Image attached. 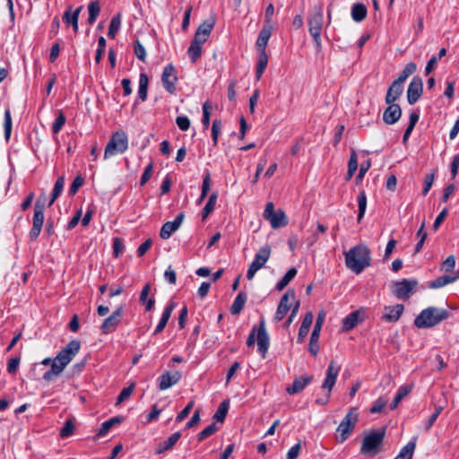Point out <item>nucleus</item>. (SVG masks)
I'll use <instances>...</instances> for the list:
<instances>
[{
    "label": "nucleus",
    "mask_w": 459,
    "mask_h": 459,
    "mask_svg": "<svg viewBox=\"0 0 459 459\" xmlns=\"http://www.w3.org/2000/svg\"><path fill=\"white\" fill-rule=\"evenodd\" d=\"M80 348L81 342L78 340H72L58 352L53 360L50 358L44 359L41 364L47 366L51 363V368L44 373L43 379L48 382L52 381L73 360Z\"/></svg>",
    "instance_id": "nucleus-1"
},
{
    "label": "nucleus",
    "mask_w": 459,
    "mask_h": 459,
    "mask_svg": "<svg viewBox=\"0 0 459 459\" xmlns=\"http://www.w3.org/2000/svg\"><path fill=\"white\" fill-rule=\"evenodd\" d=\"M346 266L356 274L371 264V253L366 245H357L344 254Z\"/></svg>",
    "instance_id": "nucleus-2"
},
{
    "label": "nucleus",
    "mask_w": 459,
    "mask_h": 459,
    "mask_svg": "<svg viewBox=\"0 0 459 459\" xmlns=\"http://www.w3.org/2000/svg\"><path fill=\"white\" fill-rule=\"evenodd\" d=\"M449 311L436 307L423 309L414 319V325L420 329L430 328L447 319Z\"/></svg>",
    "instance_id": "nucleus-3"
},
{
    "label": "nucleus",
    "mask_w": 459,
    "mask_h": 459,
    "mask_svg": "<svg viewBox=\"0 0 459 459\" xmlns=\"http://www.w3.org/2000/svg\"><path fill=\"white\" fill-rule=\"evenodd\" d=\"M385 436V429L381 428L367 434L362 440L360 453L365 455L375 456L381 451Z\"/></svg>",
    "instance_id": "nucleus-4"
},
{
    "label": "nucleus",
    "mask_w": 459,
    "mask_h": 459,
    "mask_svg": "<svg viewBox=\"0 0 459 459\" xmlns=\"http://www.w3.org/2000/svg\"><path fill=\"white\" fill-rule=\"evenodd\" d=\"M339 372L340 367L335 363V361L332 360L328 365L325 378L321 385V388L327 392L324 396L316 398V403L319 405H325L329 403L331 392L335 385Z\"/></svg>",
    "instance_id": "nucleus-5"
},
{
    "label": "nucleus",
    "mask_w": 459,
    "mask_h": 459,
    "mask_svg": "<svg viewBox=\"0 0 459 459\" xmlns=\"http://www.w3.org/2000/svg\"><path fill=\"white\" fill-rule=\"evenodd\" d=\"M128 147V138L124 131L115 132L106 145L104 159L124 153Z\"/></svg>",
    "instance_id": "nucleus-6"
},
{
    "label": "nucleus",
    "mask_w": 459,
    "mask_h": 459,
    "mask_svg": "<svg viewBox=\"0 0 459 459\" xmlns=\"http://www.w3.org/2000/svg\"><path fill=\"white\" fill-rule=\"evenodd\" d=\"M358 409L351 407L337 428L341 442L345 441L350 437L351 431L356 426V423L358 422Z\"/></svg>",
    "instance_id": "nucleus-7"
},
{
    "label": "nucleus",
    "mask_w": 459,
    "mask_h": 459,
    "mask_svg": "<svg viewBox=\"0 0 459 459\" xmlns=\"http://www.w3.org/2000/svg\"><path fill=\"white\" fill-rule=\"evenodd\" d=\"M271 251L272 249L269 245H265L259 248L247 272V278L249 281L252 280L256 272L263 268L267 263L271 256Z\"/></svg>",
    "instance_id": "nucleus-8"
},
{
    "label": "nucleus",
    "mask_w": 459,
    "mask_h": 459,
    "mask_svg": "<svg viewBox=\"0 0 459 459\" xmlns=\"http://www.w3.org/2000/svg\"><path fill=\"white\" fill-rule=\"evenodd\" d=\"M44 209L45 204L40 202V200H37L34 205L32 227L29 232V237L30 240H36L41 232L45 219Z\"/></svg>",
    "instance_id": "nucleus-9"
},
{
    "label": "nucleus",
    "mask_w": 459,
    "mask_h": 459,
    "mask_svg": "<svg viewBox=\"0 0 459 459\" xmlns=\"http://www.w3.org/2000/svg\"><path fill=\"white\" fill-rule=\"evenodd\" d=\"M264 218L268 221L273 229H278L284 227L288 224V219L282 210H274L273 203H267L264 212Z\"/></svg>",
    "instance_id": "nucleus-10"
},
{
    "label": "nucleus",
    "mask_w": 459,
    "mask_h": 459,
    "mask_svg": "<svg viewBox=\"0 0 459 459\" xmlns=\"http://www.w3.org/2000/svg\"><path fill=\"white\" fill-rule=\"evenodd\" d=\"M325 318V312L324 310H321L317 315L316 321L309 339L308 351L313 356L317 355L319 351L318 340Z\"/></svg>",
    "instance_id": "nucleus-11"
},
{
    "label": "nucleus",
    "mask_w": 459,
    "mask_h": 459,
    "mask_svg": "<svg viewBox=\"0 0 459 459\" xmlns=\"http://www.w3.org/2000/svg\"><path fill=\"white\" fill-rule=\"evenodd\" d=\"M324 22V16L321 12L314 13L308 21V30L313 38L316 48H321V31Z\"/></svg>",
    "instance_id": "nucleus-12"
},
{
    "label": "nucleus",
    "mask_w": 459,
    "mask_h": 459,
    "mask_svg": "<svg viewBox=\"0 0 459 459\" xmlns=\"http://www.w3.org/2000/svg\"><path fill=\"white\" fill-rule=\"evenodd\" d=\"M161 82L164 89L170 94L176 92V85L178 82V76L176 68L172 64H168L161 74Z\"/></svg>",
    "instance_id": "nucleus-13"
},
{
    "label": "nucleus",
    "mask_w": 459,
    "mask_h": 459,
    "mask_svg": "<svg viewBox=\"0 0 459 459\" xmlns=\"http://www.w3.org/2000/svg\"><path fill=\"white\" fill-rule=\"evenodd\" d=\"M123 315V307H118L108 317H107L100 325V331L103 334L113 333L121 322Z\"/></svg>",
    "instance_id": "nucleus-14"
},
{
    "label": "nucleus",
    "mask_w": 459,
    "mask_h": 459,
    "mask_svg": "<svg viewBox=\"0 0 459 459\" xmlns=\"http://www.w3.org/2000/svg\"><path fill=\"white\" fill-rule=\"evenodd\" d=\"M423 92V81L420 76H414L407 89V100L409 104H415Z\"/></svg>",
    "instance_id": "nucleus-15"
},
{
    "label": "nucleus",
    "mask_w": 459,
    "mask_h": 459,
    "mask_svg": "<svg viewBox=\"0 0 459 459\" xmlns=\"http://www.w3.org/2000/svg\"><path fill=\"white\" fill-rule=\"evenodd\" d=\"M416 280H403L394 283V294L401 299H407L410 293L417 286Z\"/></svg>",
    "instance_id": "nucleus-16"
},
{
    "label": "nucleus",
    "mask_w": 459,
    "mask_h": 459,
    "mask_svg": "<svg viewBox=\"0 0 459 459\" xmlns=\"http://www.w3.org/2000/svg\"><path fill=\"white\" fill-rule=\"evenodd\" d=\"M270 345V338L265 329L264 319L260 321L259 326L257 327V346L258 352L263 358H265L267 351Z\"/></svg>",
    "instance_id": "nucleus-17"
},
{
    "label": "nucleus",
    "mask_w": 459,
    "mask_h": 459,
    "mask_svg": "<svg viewBox=\"0 0 459 459\" xmlns=\"http://www.w3.org/2000/svg\"><path fill=\"white\" fill-rule=\"evenodd\" d=\"M184 217V212H180L177 215L173 221L165 222L160 229V237L162 239H168L172 235V233L178 230L181 226Z\"/></svg>",
    "instance_id": "nucleus-18"
},
{
    "label": "nucleus",
    "mask_w": 459,
    "mask_h": 459,
    "mask_svg": "<svg viewBox=\"0 0 459 459\" xmlns=\"http://www.w3.org/2000/svg\"><path fill=\"white\" fill-rule=\"evenodd\" d=\"M364 319V311L362 309H358L350 313L346 316L342 322V329L343 332H348L353 329L358 325L359 323L362 322Z\"/></svg>",
    "instance_id": "nucleus-19"
},
{
    "label": "nucleus",
    "mask_w": 459,
    "mask_h": 459,
    "mask_svg": "<svg viewBox=\"0 0 459 459\" xmlns=\"http://www.w3.org/2000/svg\"><path fill=\"white\" fill-rule=\"evenodd\" d=\"M181 377L182 375L179 371H174L172 373L166 371L159 377V389L163 391L170 388L179 382Z\"/></svg>",
    "instance_id": "nucleus-20"
},
{
    "label": "nucleus",
    "mask_w": 459,
    "mask_h": 459,
    "mask_svg": "<svg viewBox=\"0 0 459 459\" xmlns=\"http://www.w3.org/2000/svg\"><path fill=\"white\" fill-rule=\"evenodd\" d=\"M402 116V109L398 104L392 103L388 104V107L385 109L383 114V121L386 125H394L396 123Z\"/></svg>",
    "instance_id": "nucleus-21"
},
{
    "label": "nucleus",
    "mask_w": 459,
    "mask_h": 459,
    "mask_svg": "<svg viewBox=\"0 0 459 459\" xmlns=\"http://www.w3.org/2000/svg\"><path fill=\"white\" fill-rule=\"evenodd\" d=\"M313 376L303 375L294 379L291 385L286 388V392L289 394H296L300 393L305 387L312 381Z\"/></svg>",
    "instance_id": "nucleus-22"
},
{
    "label": "nucleus",
    "mask_w": 459,
    "mask_h": 459,
    "mask_svg": "<svg viewBox=\"0 0 459 459\" xmlns=\"http://www.w3.org/2000/svg\"><path fill=\"white\" fill-rule=\"evenodd\" d=\"M213 26L214 22H204L197 28L193 39L204 44L208 39Z\"/></svg>",
    "instance_id": "nucleus-23"
},
{
    "label": "nucleus",
    "mask_w": 459,
    "mask_h": 459,
    "mask_svg": "<svg viewBox=\"0 0 459 459\" xmlns=\"http://www.w3.org/2000/svg\"><path fill=\"white\" fill-rule=\"evenodd\" d=\"M403 305L396 304L395 306L385 307V313L382 316L386 322H396L403 313Z\"/></svg>",
    "instance_id": "nucleus-24"
},
{
    "label": "nucleus",
    "mask_w": 459,
    "mask_h": 459,
    "mask_svg": "<svg viewBox=\"0 0 459 459\" xmlns=\"http://www.w3.org/2000/svg\"><path fill=\"white\" fill-rule=\"evenodd\" d=\"M175 306H176L175 303L172 301H170L166 306V307L164 308L163 313L161 315V317L153 332V334H159L160 333H161L164 330V328H165L168 321L169 320L170 316L175 308Z\"/></svg>",
    "instance_id": "nucleus-25"
},
{
    "label": "nucleus",
    "mask_w": 459,
    "mask_h": 459,
    "mask_svg": "<svg viewBox=\"0 0 459 459\" xmlns=\"http://www.w3.org/2000/svg\"><path fill=\"white\" fill-rule=\"evenodd\" d=\"M403 91V84L399 83L396 81H394L390 87L387 90L386 95H385V102L386 104H392L394 103L395 100H397L400 96L402 95Z\"/></svg>",
    "instance_id": "nucleus-26"
},
{
    "label": "nucleus",
    "mask_w": 459,
    "mask_h": 459,
    "mask_svg": "<svg viewBox=\"0 0 459 459\" xmlns=\"http://www.w3.org/2000/svg\"><path fill=\"white\" fill-rule=\"evenodd\" d=\"M82 9V6H79L72 12V7L69 6L63 15L64 22L67 24H72L75 33L78 31V18Z\"/></svg>",
    "instance_id": "nucleus-27"
},
{
    "label": "nucleus",
    "mask_w": 459,
    "mask_h": 459,
    "mask_svg": "<svg viewBox=\"0 0 459 459\" xmlns=\"http://www.w3.org/2000/svg\"><path fill=\"white\" fill-rule=\"evenodd\" d=\"M180 437L181 433L179 431L173 433L167 440L159 443L155 453L157 455H160L172 449V447L176 445V443L179 440Z\"/></svg>",
    "instance_id": "nucleus-28"
},
{
    "label": "nucleus",
    "mask_w": 459,
    "mask_h": 459,
    "mask_svg": "<svg viewBox=\"0 0 459 459\" xmlns=\"http://www.w3.org/2000/svg\"><path fill=\"white\" fill-rule=\"evenodd\" d=\"M272 26H264L259 32L258 38L256 39V47L258 52L265 51V48L268 44L269 39L272 35Z\"/></svg>",
    "instance_id": "nucleus-29"
},
{
    "label": "nucleus",
    "mask_w": 459,
    "mask_h": 459,
    "mask_svg": "<svg viewBox=\"0 0 459 459\" xmlns=\"http://www.w3.org/2000/svg\"><path fill=\"white\" fill-rule=\"evenodd\" d=\"M150 290H151V284L148 282V283H146L143 286V290L141 291V294H140V298H139V302L142 305L145 306V310L146 311L152 310L153 307H154V304H155L154 298L148 299V295L150 293Z\"/></svg>",
    "instance_id": "nucleus-30"
},
{
    "label": "nucleus",
    "mask_w": 459,
    "mask_h": 459,
    "mask_svg": "<svg viewBox=\"0 0 459 459\" xmlns=\"http://www.w3.org/2000/svg\"><path fill=\"white\" fill-rule=\"evenodd\" d=\"M247 300V295L240 291L236 299H234L231 307H230V313L234 316L240 314V312L243 310L244 306Z\"/></svg>",
    "instance_id": "nucleus-31"
},
{
    "label": "nucleus",
    "mask_w": 459,
    "mask_h": 459,
    "mask_svg": "<svg viewBox=\"0 0 459 459\" xmlns=\"http://www.w3.org/2000/svg\"><path fill=\"white\" fill-rule=\"evenodd\" d=\"M149 78L145 73H141L139 76V86L137 95L142 101L147 100Z\"/></svg>",
    "instance_id": "nucleus-32"
},
{
    "label": "nucleus",
    "mask_w": 459,
    "mask_h": 459,
    "mask_svg": "<svg viewBox=\"0 0 459 459\" xmlns=\"http://www.w3.org/2000/svg\"><path fill=\"white\" fill-rule=\"evenodd\" d=\"M268 64V55L266 51L258 52V62L255 68L256 80H260Z\"/></svg>",
    "instance_id": "nucleus-33"
},
{
    "label": "nucleus",
    "mask_w": 459,
    "mask_h": 459,
    "mask_svg": "<svg viewBox=\"0 0 459 459\" xmlns=\"http://www.w3.org/2000/svg\"><path fill=\"white\" fill-rule=\"evenodd\" d=\"M367 16V8L363 4L357 3L351 8V17L357 22H362Z\"/></svg>",
    "instance_id": "nucleus-34"
},
{
    "label": "nucleus",
    "mask_w": 459,
    "mask_h": 459,
    "mask_svg": "<svg viewBox=\"0 0 459 459\" xmlns=\"http://www.w3.org/2000/svg\"><path fill=\"white\" fill-rule=\"evenodd\" d=\"M64 186H65V177L60 176L57 178V179L55 183L54 188L52 190L51 198L48 203L49 207L55 203V201L61 195V193L63 192V189H64Z\"/></svg>",
    "instance_id": "nucleus-35"
},
{
    "label": "nucleus",
    "mask_w": 459,
    "mask_h": 459,
    "mask_svg": "<svg viewBox=\"0 0 459 459\" xmlns=\"http://www.w3.org/2000/svg\"><path fill=\"white\" fill-rule=\"evenodd\" d=\"M457 281V277H452L450 275L440 276L434 281H430L429 287L430 289H439L449 283H453Z\"/></svg>",
    "instance_id": "nucleus-36"
},
{
    "label": "nucleus",
    "mask_w": 459,
    "mask_h": 459,
    "mask_svg": "<svg viewBox=\"0 0 459 459\" xmlns=\"http://www.w3.org/2000/svg\"><path fill=\"white\" fill-rule=\"evenodd\" d=\"M88 23L92 25L96 22L97 17L99 16L100 12V4L99 0L90 2V4H88Z\"/></svg>",
    "instance_id": "nucleus-37"
},
{
    "label": "nucleus",
    "mask_w": 459,
    "mask_h": 459,
    "mask_svg": "<svg viewBox=\"0 0 459 459\" xmlns=\"http://www.w3.org/2000/svg\"><path fill=\"white\" fill-rule=\"evenodd\" d=\"M121 20L122 16L121 13H119L112 17L108 31V38L115 39L117 33L118 32L121 27Z\"/></svg>",
    "instance_id": "nucleus-38"
},
{
    "label": "nucleus",
    "mask_w": 459,
    "mask_h": 459,
    "mask_svg": "<svg viewBox=\"0 0 459 459\" xmlns=\"http://www.w3.org/2000/svg\"><path fill=\"white\" fill-rule=\"evenodd\" d=\"M121 421H122V418L118 417V416L113 417V418L104 421L101 424V427L100 428V429L98 430L97 436L99 437H104L114 425L119 424Z\"/></svg>",
    "instance_id": "nucleus-39"
},
{
    "label": "nucleus",
    "mask_w": 459,
    "mask_h": 459,
    "mask_svg": "<svg viewBox=\"0 0 459 459\" xmlns=\"http://www.w3.org/2000/svg\"><path fill=\"white\" fill-rule=\"evenodd\" d=\"M202 43L197 42L195 40H192L191 44L187 49L188 56L192 61V63H195L202 54Z\"/></svg>",
    "instance_id": "nucleus-40"
},
{
    "label": "nucleus",
    "mask_w": 459,
    "mask_h": 459,
    "mask_svg": "<svg viewBox=\"0 0 459 459\" xmlns=\"http://www.w3.org/2000/svg\"><path fill=\"white\" fill-rule=\"evenodd\" d=\"M416 70L417 65L415 63L410 62L406 64L403 70L401 72V74H399L398 78L395 81L403 84L410 75L413 74L416 72Z\"/></svg>",
    "instance_id": "nucleus-41"
},
{
    "label": "nucleus",
    "mask_w": 459,
    "mask_h": 459,
    "mask_svg": "<svg viewBox=\"0 0 459 459\" xmlns=\"http://www.w3.org/2000/svg\"><path fill=\"white\" fill-rule=\"evenodd\" d=\"M411 392V387L407 385H402L398 388L394 400L390 404V409L394 410L400 402Z\"/></svg>",
    "instance_id": "nucleus-42"
},
{
    "label": "nucleus",
    "mask_w": 459,
    "mask_h": 459,
    "mask_svg": "<svg viewBox=\"0 0 459 459\" xmlns=\"http://www.w3.org/2000/svg\"><path fill=\"white\" fill-rule=\"evenodd\" d=\"M297 270L296 268H290L287 271V273L284 274V276L277 282L276 284V290H283L289 282L296 276Z\"/></svg>",
    "instance_id": "nucleus-43"
},
{
    "label": "nucleus",
    "mask_w": 459,
    "mask_h": 459,
    "mask_svg": "<svg viewBox=\"0 0 459 459\" xmlns=\"http://www.w3.org/2000/svg\"><path fill=\"white\" fill-rule=\"evenodd\" d=\"M217 197H218L217 193H212L209 196V199H208L206 204L204 205V207L202 210L203 220H205L209 216V214L214 210Z\"/></svg>",
    "instance_id": "nucleus-44"
},
{
    "label": "nucleus",
    "mask_w": 459,
    "mask_h": 459,
    "mask_svg": "<svg viewBox=\"0 0 459 459\" xmlns=\"http://www.w3.org/2000/svg\"><path fill=\"white\" fill-rule=\"evenodd\" d=\"M229 407H230L229 401H227V400L222 401L220 403L216 412L214 413L213 419L216 421L223 422L226 418L227 412L229 411Z\"/></svg>",
    "instance_id": "nucleus-45"
},
{
    "label": "nucleus",
    "mask_w": 459,
    "mask_h": 459,
    "mask_svg": "<svg viewBox=\"0 0 459 459\" xmlns=\"http://www.w3.org/2000/svg\"><path fill=\"white\" fill-rule=\"evenodd\" d=\"M358 207H359V212H358V221L359 222L362 218L364 217L366 208H367V195L365 191H361L358 195Z\"/></svg>",
    "instance_id": "nucleus-46"
},
{
    "label": "nucleus",
    "mask_w": 459,
    "mask_h": 459,
    "mask_svg": "<svg viewBox=\"0 0 459 459\" xmlns=\"http://www.w3.org/2000/svg\"><path fill=\"white\" fill-rule=\"evenodd\" d=\"M416 447L415 440L409 441L399 452L400 457H407L406 459H412V455Z\"/></svg>",
    "instance_id": "nucleus-47"
},
{
    "label": "nucleus",
    "mask_w": 459,
    "mask_h": 459,
    "mask_svg": "<svg viewBox=\"0 0 459 459\" xmlns=\"http://www.w3.org/2000/svg\"><path fill=\"white\" fill-rule=\"evenodd\" d=\"M211 109H212V106H211L210 102L209 101H205L203 104L202 124H203L204 129H207L209 127Z\"/></svg>",
    "instance_id": "nucleus-48"
},
{
    "label": "nucleus",
    "mask_w": 459,
    "mask_h": 459,
    "mask_svg": "<svg viewBox=\"0 0 459 459\" xmlns=\"http://www.w3.org/2000/svg\"><path fill=\"white\" fill-rule=\"evenodd\" d=\"M4 137L6 140H9L12 132V117L9 108H6L4 111Z\"/></svg>",
    "instance_id": "nucleus-49"
},
{
    "label": "nucleus",
    "mask_w": 459,
    "mask_h": 459,
    "mask_svg": "<svg viewBox=\"0 0 459 459\" xmlns=\"http://www.w3.org/2000/svg\"><path fill=\"white\" fill-rule=\"evenodd\" d=\"M65 117L61 110H58V115L52 125V132L57 134L60 132L64 125L65 124Z\"/></svg>",
    "instance_id": "nucleus-50"
},
{
    "label": "nucleus",
    "mask_w": 459,
    "mask_h": 459,
    "mask_svg": "<svg viewBox=\"0 0 459 459\" xmlns=\"http://www.w3.org/2000/svg\"><path fill=\"white\" fill-rule=\"evenodd\" d=\"M218 430V427L215 423L210 424L208 427L204 429L198 435H197V440L202 441L208 437L213 435Z\"/></svg>",
    "instance_id": "nucleus-51"
},
{
    "label": "nucleus",
    "mask_w": 459,
    "mask_h": 459,
    "mask_svg": "<svg viewBox=\"0 0 459 459\" xmlns=\"http://www.w3.org/2000/svg\"><path fill=\"white\" fill-rule=\"evenodd\" d=\"M134 51L136 57L142 61L145 62L146 60V51L144 47L142 45V43L139 41V39H136L134 42Z\"/></svg>",
    "instance_id": "nucleus-52"
},
{
    "label": "nucleus",
    "mask_w": 459,
    "mask_h": 459,
    "mask_svg": "<svg viewBox=\"0 0 459 459\" xmlns=\"http://www.w3.org/2000/svg\"><path fill=\"white\" fill-rule=\"evenodd\" d=\"M221 127H222V125H221V120H218V119L213 120L212 126V143H213L214 146H216L218 144V138H219V134L221 131Z\"/></svg>",
    "instance_id": "nucleus-53"
},
{
    "label": "nucleus",
    "mask_w": 459,
    "mask_h": 459,
    "mask_svg": "<svg viewBox=\"0 0 459 459\" xmlns=\"http://www.w3.org/2000/svg\"><path fill=\"white\" fill-rule=\"evenodd\" d=\"M74 430V424L71 420H68L65 422L64 426L61 428L59 435L61 437H70Z\"/></svg>",
    "instance_id": "nucleus-54"
},
{
    "label": "nucleus",
    "mask_w": 459,
    "mask_h": 459,
    "mask_svg": "<svg viewBox=\"0 0 459 459\" xmlns=\"http://www.w3.org/2000/svg\"><path fill=\"white\" fill-rule=\"evenodd\" d=\"M387 399L384 397H379L376 400L370 408L369 411L371 413H378L381 412L382 410L386 406Z\"/></svg>",
    "instance_id": "nucleus-55"
},
{
    "label": "nucleus",
    "mask_w": 459,
    "mask_h": 459,
    "mask_svg": "<svg viewBox=\"0 0 459 459\" xmlns=\"http://www.w3.org/2000/svg\"><path fill=\"white\" fill-rule=\"evenodd\" d=\"M290 299H295V291L293 290H288L281 298L279 305H283L284 307H290Z\"/></svg>",
    "instance_id": "nucleus-56"
},
{
    "label": "nucleus",
    "mask_w": 459,
    "mask_h": 459,
    "mask_svg": "<svg viewBox=\"0 0 459 459\" xmlns=\"http://www.w3.org/2000/svg\"><path fill=\"white\" fill-rule=\"evenodd\" d=\"M194 404V401H190L188 404L177 415L176 421L181 422L183 420H185L190 413Z\"/></svg>",
    "instance_id": "nucleus-57"
},
{
    "label": "nucleus",
    "mask_w": 459,
    "mask_h": 459,
    "mask_svg": "<svg viewBox=\"0 0 459 459\" xmlns=\"http://www.w3.org/2000/svg\"><path fill=\"white\" fill-rule=\"evenodd\" d=\"M176 124L182 131H186L190 127V120L186 116H179L176 118Z\"/></svg>",
    "instance_id": "nucleus-58"
},
{
    "label": "nucleus",
    "mask_w": 459,
    "mask_h": 459,
    "mask_svg": "<svg viewBox=\"0 0 459 459\" xmlns=\"http://www.w3.org/2000/svg\"><path fill=\"white\" fill-rule=\"evenodd\" d=\"M290 307H284L283 305H278L276 313L274 315L273 320L275 322L281 321L285 316L287 315L288 311L290 310Z\"/></svg>",
    "instance_id": "nucleus-59"
},
{
    "label": "nucleus",
    "mask_w": 459,
    "mask_h": 459,
    "mask_svg": "<svg viewBox=\"0 0 459 459\" xmlns=\"http://www.w3.org/2000/svg\"><path fill=\"white\" fill-rule=\"evenodd\" d=\"M434 178H435L434 173L428 174L424 178V186H423V189H422L423 195H426L429 193V191L430 190V188L433 185V182H434Z\"/></svg>",
    "instance_id": "nucleus-60"
},
{
    "label": "nucleus",
    "mask_w": 459,
    "mask_h": 459,
    "mask_svg": "<svg viewBox=\"0 0 459 459\" xmlns=\"http://www.w3.org/2000/svg\"><path fill=\"white\" fill-rule=\"evenodd\" d=\"M20 361H21L20 357H14V358L10 359L7 363V368H6L7 372L9 374H14L18 369Z\"/></svg>",
    "instance_id": "nucleus-61"
},
{
    "label": "nucleus",
    "mask_w": 459,
    "mask_h": 459,
    "mask_svg": "<svg viewBox=\"0 0 459 459\" xmlns=\"http://www.w3.org/2000/svg\"><path fill=\"white\" fill-rule=\"evenodd\" d=\"M134 390V385H130L122 389L117 399V404L121 403L130 397Z\"/></svg>",
    "instance_id": "nucleus-62"
},
{
    "label": "nucleus",
    "mask_w": 459,
    "mask_h": 459,
    "mask_svg": "<svg viewBox=\"0 0 459 459\" xmlns=\"http://www.w3.org/2000/svg\"><path fill=\"white\" fill-rule=\"evenodd\" d=\"M455 257L453 255H450L443 262L441 269L445 272H450L455 268Z\"/></svg>",
    "instance_id": "nucleus-63"
},
{
    "label": "nucleus",
    "mask_w": 459,
    "mask_h": 459,
    "mask_svg": "<svg viewBox=\"0 0 459 459\" xmlns=\"http://www.w3.org/2000/svg\"><path fill=\"white\" fill-rule=\"evenodd\" d=\"M83 182H84L83 178L81 176H77L74 179V181L69 188V194L71 195H75L76 192L78 191V189L82 186Z\"/></svg>",
    "instance_id": "nucleus-64"
}]
</instances>
